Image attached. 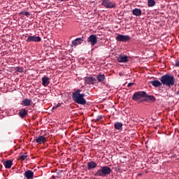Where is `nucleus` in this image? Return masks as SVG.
<instances>
[{"instance_id": "obj_31", "label": "nucleus", "mask_w": 179, "mask_h": 179, "mask_svg": "<svg viewBox=\"0 0 179 179\" xmlns=\"http://www.w3.org/2000/svg\"><path fill=\"white\" fill-rule=\"evenodd\" d=\"M175 66H178L179 67V60L176 62Z\"/></svg>"}, {"instance_id": "obj_22", "label": "nucleus", "mask_w": 179, "mask_h": 179, "mask_svg": "<svg viewBox=\"0 0 179 179\" xmlns=\"http://www.w3.org/2000/svg\"><path fill=\"white\" fill-rule=\"evenodd\" d=\"M27 115V111L26 109L22 108L19 112V116L21 117V118H24Z\"/></svg>"}, {"instance_id": "obj_4", "label": "nucleus", "mask_w": 179, "mask_h": 179, "mask_svg": "<svg viewBox=\"0 0 179 179\" xmlns=\"http://www.w3.org/2000/svg\"><path fill=\"white\" fill-rule=\"evenodd\" d=\"M148 96V94L145 91H138L135 92L132 96V100L134 101H138V103H142L143 100L142 99H145Z\"/></svg>"}, {"instance_id": "obj_13", "label": "nucleus", "mask_w": 179, "mask_h": 179, "mask_svg": "<svg viewBox=\"0 0 179 179\" xmlns=\"http://www.w3.org/2000/svg\"><path fill=\"white\" fill-rule=\"evenodd\" d=\"M31 104H33V101L28 98L24 99L21 102V106H23L24 107L31 106Z\"/></svg>"}, {"instance_id": "obj_15", "label": "nucleus", "mask_w": 179, "mask_h": 179, "mask_svg": "<svg viewBox=\"0 0 179 179\" xmlns=\"http://www.w3.org/2000/svg\"><path fill=\"white\" fill-rule=\"evenodd\" d=\"M41 80L43 86H44V87H47V86L50 85V80H51V78L45 76L42 77Z\"/></svg>"}, {"instance_id": "obj_10", "label": "nucleus", "mask_w": 179, "mask_h": 179, "mask_svg": "<svg viewBox=\"0 0 179 179\" xmlns=\"http://www.w3.org/2000/svg\"><path fill=\"white\" fill-rule=\"evenodd\" d=\"M84 80L85 85H94L96 82V78L93 77H85Z\"/></svg>"}, {"instance_id": "obj_1", "label": "nucleus", "mask_w": 179, "mask_h": 179, "mask_svg": "<svg viewBox=\"0 0 179 179\" xmlns=\"http://www.w3.org/2000/svg\"><path fill=\"white\" fill-rule=\"evenodd\" d=\"M82 90H77L72 93V99L75 103L77 104H80L81 106H85L86 104V99H85V94H80Z\"/></svg>"}, {"instance_id": "obj_11", "label": "nucleus", "mask_w": 179, "mask_h": 179, "mask_svg": "<svg viewBox=\"0 0 179 179\" xmlns=\"http://www.w3.org/2000/svg\"><path fill=\"white\" fill-rule=\"evenodd\" d=\"M35 141L36 143H39V145H41V143H45L47 142V139L44 136H38L35 137Z\"/></svg>"}, {"instance_id": "obj_29", "label": "nucleus", "mask_w": 179, "mask_h": 179, "mask_svg": "<svg viewBox=\"0 0 179 179\" xmlns=\"http://www.w3.org/2000/svg\"><path fill=\"white\" fill-rule=\"evenodd\" d=\"M134 85H135V83H129L127 84V87H131L134 86Z\"/></svg>"}, {"instance_id": "obj_2", "label": "nucleus", "mask_w": 179, "mask_h": 179, "mask_svg": "<svg viewBox=\"0 0 179 179\" xmlns=\"http://www.w3.org/2000/svg\"><path fill=\"white\" fill-rule=\"evenodd\" d=\"M160 81L162 85L165 86H168L169 87H171V86H174L176 84V78H174V76L165 74L160 78Z\"/></svg>"}, {"instance_id": "obj_3", "label": "nucleus", "mask_w": 179, "mask_h": 179, "mask_svg": "<svg viewBox=\"0 0 179 179\" xmlns=\"http://www.w3.org/2000/svg\"><path fill=\"white\" fill-rule=\"evenodd\" d=\"M111 171L110 166H101V169H98L94 176L95 177H107V176L111 174Z\"/></svg>"}, {"instance_id": "obj_5", "label": "nucleus", "mask_w": 179, "mask_h": 179, "mask_svg": "<svg viewBox=\"0 0 179 179\" xmlns=\"http://www.w3.org/2000/svg\"><path fill=\"white\" fill-rule=\"evenodd\" d=\"M101 5L106 8V9H113L117 6L115 2L110 0H102Z\"/></svg>"}, {"instance_id": "obj_25", "label": "nucleus", "mask_w": 179, "mask_h": 179, "mask_svg": "<svg viewBox=\"0 0 179 179\" xmlns=\"http://www.w3.org/2000/svg\"><path fill=\"white\" fill-rule=\"evenodd\" d=\"M19 159L20 160H26L27 159V155H23V152L20 153Z\"/></svg>"}, {"instance_id": "obj_8", "label": "nucleus", "mask_w": 179, "mask_h": 179, "mask_svg": "<svg viewBox=\"0 0 179 179\" xmlns=\"http://www.w3.org/2000/svg\"><path fill=\"white\" fill-rule=\"evenodd\" d=\"M117 61L121 64H127V62H129L128 56L122 55H119V56L117 57Z\"/></svg>"}, {"instance_id": "obj_18", "label": "nucleus", "mask_w": 179, "mask_h": 179, "mask_svg": "<svg viewBox=\"0 0 179 179\" xmlns=\"http://www.w3.org/2000/svg\"><path fill=\"white\" fill-rule=\"evenodd\" d=\"M105 79H106V76L104 74L99 73L96 76V80H98L99 83H101L104 82Z\"/></svg>"}, {"instance_id": "obj_32", "label": "nucleus", "mask_w": 179, "mask_h": 179, "mask_svg": "<svg viewBox=\"0 0 179 179\" xmlns=\"http://www.w3.org/2000/svg\"><path fill=\"white\" fill-rule=\"evenodd\" d=\"M23 13L24 14V11H21V12L20 13V15H23Z\"/></svg>"}, {"instance_id": "obj_27", "label": "nucleus", "mask_w": 179, "mask_h": 179, "mask_svg": "<svg viewBox=\"0 0 179 179\" xmlns=\"http://www.w3.org/2000/svg\"><path fill=\"white\" fill-rule=\"evenodd\" d=\"M61 106H62V103H57V105L54 106L52 109L54 110L55 108H58V107H61Z\"/></svg>"}, {"instance_id": "obj_28", "label": "nucleus", "mask_w": 179, "mask_h": 179, "mask_svg": "<svg viewBox=\"0 0 179 179\" xmlns=\"http://www.w3.org/2000/svg\"><path fill=\"white\" fill-rule=\"evenodd\" d=\"M101 118H103V116L101 115H98L96 117V122L100 121V120H101Z\"/></svg>"}, {"instance_id": "obj_23", "label": "nucleus", "mask_w": 179, "mask_h": 179, "mask_svg": "<svg viewBox=\"0 0 179 179\" xmlns=\"http://www.w3.org/2000/svg\"><path fill=\"white\" fill-rule=\"evenodd\" d=\"M13 163V162H12V160L6 161L4 162V167H6V169H10L12 167Z\"/></svg>"}, {"instance_id": "obj_33", "label": "nucleus", "mask_w": 179, "mask_h": 179, "mask_svg": "<svg viewBox=\"0 0 179 179\" xmlns=\"http://www.w3.org/2000/svg\"><path fill=\"white\" fill-rule=\"evenodd\" d=\"M177 96H179V90L176 92Z\"/></svg>"}, {"instance_id": "obj_16", "label": "nucleus", "mask_w": 179, "mask_h": 179, "mask_svg": "<svg viewBox=\"0 0 179 179\" xmlns=\"http://www.w3.org/2000/svg\"><path fill=\"white\" fill-rule=\"evenodd\" d=\"M144 99V101H148L149 103H155L156 101V98L154 96L148 95V94Z\"/></svg>"}, {"instance_id": "obj_21", "label": "nucleus", "mask_w": 179, "mask_h": 179, "mask_svg": "<svg viewBox=\"0 0 179 179\" xmlns=\"http://www.w3.org/2000/svg\"><path fill=\"white\" fill-rule=\"evenodd\" d=\"M122 123L120 122H116L114 124V128L115 129H116L117 131H120V129H122Z\"/></svg>"}, {"instance_id": "obj_14", "label": "nucleus", "mask_w": 179, "mask_h": 179, "mask_svg": "<svg viewBox=\"0 0 179 179\" xmlns=\"http://www.w3.org/2000/svg\"><path fill=\"white\" fill-rule=\"evenodd\" d=\"M83 36L82 38H77L75 40L72 41L71 47H76L77 45H79V44H81L83 40Z\"/></svg>"}, {"instance_id": "obj_17", "label": "nucleus", "mask_w": 179, "mask_h": 179, "mask_svg": "<svg viewBox=\"0 0 179 179\" xmlns=\"http://www.w3.org/2000/svg\"><path fill=\"white\" fill-rule=\"evenodd\" d=\"M97 167V164L93 161H90L87 163V169L88 170H94Z\"/></svg>"}, {"instance_id": "obj_7", "label": "nucleus", "mask_w": 179, "mask_h": 179, "mask_svg": "<svg viewBox=\"0 0 179 179\" xmlns=\"http://www.w3.org/2000/svg\"><path fill=\"white\" fill-rule=\"evenodd\" d=\"M27 43H40L41 41V38L40 36H29L26 40Z\"/></svg>"}, {"instance_id": "obj_19", "label": "nucleus", "mask_w": 179, "mask_h": 179, "mask_svg": "<svg viewBox=\"0 0 179 179\" xmlns=\"http://www.w3.org/2000/svg\"><path fill=\"white\" fill-rule=\"evenodd\" d=\"M132 13L134 16H141L142 10L139 8H134L132 10Z\"/></svg>"}, {"instance_id": "obj_30", "label": "nucleus", "mask_w": 179, "mask_h": 179, "mask_svg": "<svg viewBox=\"0 0 179 179\" xmlns=\"http://www.w3.org/2000/svg\"><path fill=\"white\" fill-rule=\"evenodd\" d=\"M24 15H25V16L29 17V16H30V13H29V11H26L24 13Z\"/></svg>"}, {"instance_id": "obj_26", "label": "nucleus", "mask_w": 179, "mask_h": 179, "mask_svg": "<svg viewBox=\"0 0 179 179\" xmlns=\"http://www.w3.org/2000/svg\"><path fill=\"white\" fill-rule=\"evenodd\" d=\"M17 72H20V73H22L23 72V68L22 67H17L16 68Z\"/></svg>"}, {"instance_id": "obj_9", "label": "nucleus", "mask_w": 179, "mask_h": 179, "mask_svg": "<svg viewBox=\"0 0 179 179\" xmlns=\"http://www.w3.org/2000/svg\"><path fill=\"white\" fill-rule=\"evenodd\" d=\"M87 42L90 43L91 45H96L97 44V37L96 35L92 34L87 38Z\"/></svg>"}, {"instance_id": "obj_12", "label": "nucleus", "mask_w": 179, "mask_h": 179, "mask_svg": "<svg viewBox=\"0 0 179 179\" xmlns=\"http://www.w3.org/2000/svg\"><path fill=\"white\" fill-rule=\"evenodd\" d=\"M24 177H26L27 179H33L34 178V172L31 170H27L24 173Z\"/></svg>"}, {"instance_id": "obj_20", "label": "nucleus", "mask_w": 179, "mask_h": 179, "mask_svg": "<svg viewBox=\"0 0 179 179\" xmlns=\"http://www.w3.org/2000/svg\"><path fill=\"white\" fill-rule=\"evenodd\" d=\"M150 83L152 85V86H154V87H159V86H162V85H163L162 82L160 83V81L157 80L150 81Z\"/></svg>"}, {"instance_id": "obj_24", "label": "nucleus", "mask_w": 179, "mask_h": 179, "mask_svg": "<svg viewBox=\"0 0 179 179\" xmlns=\"http://www.w3.org/2000/svg\"><path fill=\"white\" fill-rule=\"evenodd\" d=\"M147 4L148 8H153L156 5V1L155 0H148Z\"/></svg>"}, {"instance_id": "obj_6", "label": "nucleus", "mask_w": 179, "mask_h": 179, "mask_svg": "<svg viewBox=\"0 0 179 179\" xmlns=\"http://www.w3.org/2000/svg\"><path fill=\"white\" fill-rule=\"evenodd\" d=\"M115 38L117 41H120L122 43H127L129 41V40H131V36L128 35H122V34H118Z\"/></svg>"}]
</instances>
